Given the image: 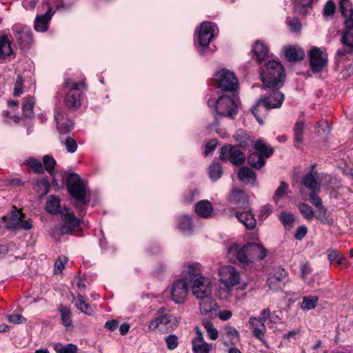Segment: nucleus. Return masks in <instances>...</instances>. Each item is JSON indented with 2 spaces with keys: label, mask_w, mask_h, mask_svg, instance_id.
Returning <instances> with one entry per match:
<instances>
[{
  "label": "nucleus",
  "mask_w": 353,
  "mask_h": 353,
  "mask_svg": "<svg viewBox=\"0 0 353 353\" xmlns=\"http://www.w3.org/2000/svg\"><path fill=\"white\" fill-rule=\"evenodd\" d=\"M339 8L341 14L345 18V31L341 38V42L350 49L339 50L337 54L345 55L353 52V8L348 0H341Z\"/></svg>",
  "instance_id": "f257e3e1"
},
{
  "label": "nucleus",
  "mask_w": 353,
  "mask_h": 353,
  "mask_svg": "<svg viewBox=\"0 0 353 353\" xmlns=\"http://www.w3.org/2000/svg\"><path fill=\"white\" fill-rule=\"evenodd\" d=\"M285 77L283 65L276 61L268 62L261 69V81L265 89L279 87L284 81Z\"/></svg>",
  "instance_id": "f03ea898"
},
{
  "label": "nucleus",
  "mask_w": 353,
  "mask_h": 353,
  "mask_svg": "<svg viewBox=\"0 0 353 353\" xmlns=\"http://www.w3.org/2000/svg\"><path fill=\"white\" fill-rule=\"evenodd\" d=\"M284 98L283 93L274 90L269 97L259 99L256 105L252 108V112L258 122L262 123L261 117L267 114V110L280 108Z\"/></svg>",
  "instance_id": "7ed1b4c3"
},
{
  "label": "nucleus",
  "mask_w": 353,
  "mask_h": 353,
  "mask_svg": "<svg viewBox=\"0 0 353 353\" xmlns=\"http://www.w3.org/2000/svg\"><path fill=\"white\" fill-rule=\"evenodd\" d=\"M62 224L55 226L50 231V235L58 240L64 234H71L74 231L80 230L81 222L74 213L68 208L60 211Z\"/></svg>",
  "instance_id": "20e7f679"
},
{
  "label": "nucleus",
  "mask_w": 353,
  "mask_h": 353,
  "mask_svg": "<svg viewBox=\"0 0 353 353\" xmlns=\"http://www.w3.org/2000/svg\"><path fill=\"white\" fill-rule=\"evenodd\" d=\"M179 325L177 319L165 312V307L159 308L154 317L148 323L149 330L154 332L164 333L176 327Z\"/></svg>",
  "instance_id": "39448f33"
},
{
  "label": "nucleus",
  "mask_w": 353,
  "mask_h": 353,
  "mask_svg": "<svg viewBox=\"0 0 353 353\" xmlns=\"http://www.w3.org/2000/svg\"><path fill=\"white\" fill-rule=\"evenodd\" d=\"M218 28L216 24L208 21L203 22L196 30V39L200 45L199 49L201 54H207L208 50L210 49L208 46L212 39L216 36Z\"/></svg>",
  "instance_id": "423d86ee"
},
{
  "label": "nucleus",
  "mask_w": 353,
  "mask_h": 353,
  "mask_svg": "<svg viewBox=\"0 0 353 353\" xmlns=\"http://www.w3.org/2000/svg\"><path fill=\"white\" fill-rule=\"evenodd\" d=\"M209 106H214L217 114L232 119L238 112V106L234 100L228 95L219 97L216 100L209 99Z\"/></svg>",
  "instance_id": "0eeeda50"
},
{
  "label": "nucleus",
  "mask_w": 353,
  "mask_h": 353,
  "mask_svg": "<svg viewBox=\"0 0 353 353\" xmlns=\"http://www.w3.org/2000/svg\"><path fill=\"white\" fill-rule=\"evenodd\" d=\"M4 225L10 230H29L32 225L30 219H26V215L16 207H13L9 214L3 216Z\"/></svg>",
  "instance_id": "6e6552de"
},
{
  "label": "nucleus",
  "mask_w": 353,
  "mask_h": 353,
  "mask_svg": "<svg viewBox=\"0 0 353 353\" xmlns=\"http://www.w3.org/2000/svg\"><path fill=\"white\" fill-rule=\"evenodd\" d=\"M213 81L216 86L224 92H233L237 90L239 83L234 72L221 69L214 76Z\"/></svg>",
  "instance_id": "1a4fd4ad"
},
{
  "label": "nucleus",
  "mask_w": 353,
  "mask_h": 353,
  "mask_svg": "<svg viewBox=\"0 0 353 353\" xmlns=\"http://www.w3.org/2000/svg\"><path fill=\"white\" fill-rule=\"evenodd\" d=\"M68 190L70 194L81 205H85V184L77 174L70 173L65 178Z\"/></svg>",
  "instance_id": "9d476101"
},
{
  "label": "nucleus",
  "mask_w": 353,
  "mask_h": 353,
  "mask_svg": "<svg viewBox=\"0 0 353 353\" xmlns=\"http://www.w3.org/2000/svg\"><path fill=\"white\" fill-rule=\"evenodd\" d=\"M227 256L230 261L243 267L250 264L247 243L242 246L236 243H232L228 248Z\"/></svg>",
  "instance_id": "9b49d317"
},
{
  "label": "nucleus",
  "mask_w": 353,
  "mask_h": 353,
  "mask_svg": "<svg viewBox=\"0 0 353 353\" xmlns=\"http://www.w3.org/2000/svg\"><path fill=\"white\" fill-rule=\"evenodd\" d=\"M219 281L228 290L239 284L241 275L239 271L232 265H223L219 269Z\"/></svg>",
  "instance_id": "f8f14e48"
},
{
  "label": "nucleus",
  "mask_w": 353,
  "mask_h": 353,
  "mask_svg": "<svg viewBox=\"0 0 353 353\" xmlns=\"http://www.w3.org/2000/svg\"><path fill=\"white\" fill-rule=\"evenodd\" d=\"M310 65L313 72H319L327 65V54L325 50L313 46L309 52Z\"/></svg>",
  "instance_id": "ddd939ff"
},
{
  "label": "nucleus",
  "mask_w": 353,
  "mask_h": 353,
  "mask_svg": "<svg viewBox=\"0 0 353 353\" xmlns=\"http://www.w3.org/2000/svg\"><path fill=\"white\" fill-rule=\"evenodd\" d=\"M188 290L189 285L184 280L179 279L174 281L169 289L170 298L175 303L182 304L187 299Z\"/></svg>",
  "instance_id": "4468645a"
},
{
  "label": "nucleus",
  "mask_w": 353,
  "mask_h": 353,
  "mask_svg": "<svg viewBox=\"0 0 353 353\" xmlns=\"http://www.w3.org/2000/svg\"><path fill=\"white\" fill-rule=\"evenodd\" d=\"M204 276L201 265L197 262H190L183 265L180 279L184 280L190 285L200 279V277Z\"/></svg>",
  "instance_id": "2eb2a0df"
},
{
  "label": "nucleus",
  "mask_w": 353,
  "mask_h": 353,
  "mask_svg": "<svg viewBox=\"0 0 353 353\" xmlns=\"http://www.w3.org/2000/svg\"><path fill=\"white\" fill-rule=\"evenodd\" d=\"M85 84L83 82H75L72 84V86L68 92L65 102L66 105L71 109L76 110L81 105V88H83Z\"/></svg>",
  "instance_id": "dca6fc26"
},
{
  "label": "nucleus",
  "mask_w": 353,
  "mask_h": 353,
  "mask_svg": "<svg viewBox=\"0 0 353 353\" xmlns=\"http://www.w3.org/2000/svg\"><path fill=\"white\" fill-rule=\"evenodd\" d=\"M192 291L193 295L196 298H203L205 296L211 295L212 286L209 278L204 276L196 281L189 285Z\"/></svg>",
  "instance_id": "f3484780"
},
{
  "label": "nucleus",
  "mask_w": 353,
  "mask_h": 353,
  "mask_svg": "<svg viewBox=\"0 0 353 353\" xmlns=\"http://www.w3.org/2000/svg\"><path fill=\"white\" fill-rule=\"evenodd\" d=\"M228 157L230 158V161L236 165L243 164L245 159V156L243 152L230 145L222 147L219 155V158L221 160H226Z\"/></svg>",
  "instance_id": "a211bd4d"
},
{
  "label": "nucleus",
  "mask_w": 353,
  "mask_h": 353,
  "mask_svg": "<svg viewBox=\"0 0 353 353\" xmlns=\"http://www.w3.org/2000/svg\"><path fill=\"white\" fill-rule=\"evenodd\" d=\"M12 30L14 38L21 48H24L31 44L32 36L29 27L21 24H17L13 27Z\"/></svg>",
  "instance_id": "6ab92c4d"
},
{
  "label": "nucleus",
  "mask_w": 353,
  "mask_h": 353,
  "mask_svg": "<svg viewBox=\"0 0 353 353\" xmlns=\"http://www.w3.org/2000/svg\"><path fill=\"white\" fill-rule=\"evenodd\" d=\"M323 174L311 170L302 179V184L310 190V192H320Z\"/></svg>",
  "instance_id": "aec40b11"
},
{
  "label": "nucleus",
  "mask_w": 353,
  "mask_h": 353,
  "mask_svg": "<svg viewBox=\"0 0 353 353\" xmlns=\"http://www.w3.org/2000/svg\"><path fill=\"white\" fill-rule=\"evenodd\" d=\"M285 281L286 272L284 269L278 267L270 273L268 279V285L273 291H277L282 289Z\"/></svg>",
  "instance_id": "412c9836"
},
{
  "label": "nucleus",
  "mask_w": 353,
  "mask_h": 353,
  "mask_svg": "<svg viewBox=\"0 0 353 353\" xmlns=\"http://www.w3.org/2000/svg\"><path fill=\"white\" fill-rule=\"evenodd\" d=\"M196 336L192 341L193 353H210L213 348L212 343L205 341L203 333L199 327L195 328Z\"/></svg>",
  "instance_id": "4be33fe9"
},
{
  "label": "nucleus",
  "mask_w": 353,
  "mask_h": 353,
  "mask_svg": "<svg viewBox=\"0 0 353 353\" xmlns=\"http://www.w3.org/2000/svg\"><path fill=\"white\" fill-rule=\"evenodd\" d=\"M47 11L44 14L37 15L34 20V29L37 32H46L48 28V24L54 14L48 1H44Z\"/></svg>",
  "instance_id": "5701e85b"
},
{
  "label": "nucleus",
  "mask_w": 353,
  "mask_h": 353,
  "mask_svg": "<svg viewBox=\"0 0 353 353\" xmlns=\"http://www.w3.org/2000/svg\"><path fill=\"white\" fill-rule=\"evenodd\" d=\"M249 323L254 337L265 343L264 336L266 332L265 322L255 316L249 319Z\"/></svg>",
  "instance_id": "b1692460"
},
{
  "label": "nucleus",
  "mask_w": 353,
  "mask_h": 353,
  "mask_svg": "<svg viewBox=\"0 0 353 353\" xmlns=\"http://www.w3.org/2000/svg\"><path fill=\"white\" fill-rule=\"evenodd\" d=\"M247 247L248 248L250 264L256 260L263 259L267 256V250L260 243H248Z\"/></svg>",
  "instance_id": "393cba45"
},
{
  "label": "nucleus",
  "mask_w": 353,
  "mask_h": 353,
  "mask_svg": "<svg viewBox=\"0 0 353 353\" xmlns=\"http://www.w3.org/2000/svg\"><path fill=\"white\" fill-rule=\"evenodd\" d=\"M57 130L60 134H67L72 129V122L65 119V114L63 111H57L54 114Z\"/></svg>",
  "instance_id": "a878e982"
},
{
  "label": "nucleus",
  "mask_w": 353,
  "mask_h": 353,
  "mask_svg": "<svg viewBox=\"0 0 353 353\" xmlns=\"http://www.w3.org/2000/svg\"><path fill=\"white\" fill-rule=\"evenodd\" d=\"M235 216L248 230H253L255 228L256 220L254 215L250 210L245 212L237 211L235 212Z\"/></svg>",
  "instance_id": "bb28decb"
},
{
  "label": "nucleus",
  "mask_w": 353,
  "mask_h": 353,
  "mask_svg": "<svg viewBox=\"0 0 353 353\" xmlns=\"http://www.w3.org/2000/svg\"><path fill=\"white\" fill-rule=\"evenodd\" d=\"M194 210L199 216L208 219L212 216L214 208L210 201L202 200L196 204Z\"/></svg>",
  "instance_id": "cd10ccee"
},
{
  "label": "nucleus",
  "mask_w": 353,
  "mask_h": 353,
  "mask_svg": "<svg viewBox=\"0 0 353 353\" xmlns=\"http://www.w3.org/2000/svg\"><path fill=\"white\" fill-rule=\"evenodd\" d=\"M178 228L184 235L189 236L193 233V224L192 218L188 215H183L179 218Z\"/></svg>",
  "instance_id": "c85d7f7f"
},
{
  "label": "nucleus",
  "mask_w": 353,
  "mask_h": 353,
  "mask_svg": "<svg viewBox=\"0 0 353 353\" xmlns=\"http://www.w3.org/2000/svg\"><path fill=\"white\" fill-rule=\"evenodd\" d=\"M230 200L232 203L244 208L249 205L245 193L241 190H234L230 194Z\"/></svg>",
  "instance_id": "c756f323"
},
{
  "label": "nucleus",
  "mask_w": 353,
  "mask_h": 353,
  "mask_svg": "<svg viewBox=\"0 0 353 353\" xmlns=\"http://www.w3.org/2000/svg\"><path fill=\"white\" fill-rule=\"evenodd\" d=\"M199 306L200 310L202 314H207L209 312L213 311L216 306V303L210 295L205 296L203 298H199Z\"/></svg>",
  "instance_id": "7c9ffc66"
},
{
  "label": "nucleus",
  "mask_w": 353,
  "mask_h": 353,
  "mask_svg": "<svg viewBox=\"0 0 353 353\" xmlns=\"http://www.w3.org/2000/svg\"><path fill=\"white\" fill-rule=\"evenodd\" d=\"M285 55L289 61H298L305 57L304 51L296 47H289L285 50Z\"/></svg>",
  "instance_id": "2f4dec72"
},
{
  "label": "nucleus",
  "mask_w": 353,
  "mask_h": 353,
  "mask_svg": "<svg viewBox=\"0 0 353 353\" xmlns=\"http://www.w3.org/2000/svg\"><path fill=\"white\" fill-rule=\"evenodd\" d=\"M253 52L255 59L261 62L268 55V48L263 42L257 41L253 46Z\"/></svg>",
  "instance_id": "473e14b6"
},
{
  "label": "nucleus",
  "mask_w": 353,
  "mask_h": 353,
  "mask_svg": "<svg viewBox=\"0 0 353 353\" xmlns=\"http://www.w3.org/2000/svg\"><path fill=\"white\" fill-rule=\"evenodd\" d=\"M239 177L244 183L251 184L256 181L255 172L248 167H243L239 171Z\"/></svg>",
  "instance_id": "72a5a7b5"
},
{
  "label": "nucleus",
  "mask_w": 353,
  "mask_h": 353,
  "mask_svg": "<svg viewBox=\"0 0 353 353\" xmlns=\"http://www.w3.org/2000/svg\"><path fill=\"white\" fill-rule=\"evenodd\" d=\"M58 311L61 315V323L66 327L72 326V312L70 309L63 305L58 307Z\"/></svg>",
  "instance_id": "f704fd0d"
},
{
  "label": "nucleus",
  "mask_w": 353,
  "mask_h": 353,
  "mask_svg": "<svg viewBox=\"0 0 353 353\" xmlns=\"http://www.w3.org/2000/svg\"><path fill=\"white\" fill-rule=\"evenodd\" d=\"M234 139L238 143V145L243 148L252 145L253 140L242 130H239L234 135Z\"/></svg>",
  "instance_id": "c9c22d12"
},
{
  "label": "nucleus",
  "mask_w": 353,
  "mask_h": 353,
  "mask_svg": "<svg viewBox=\"0 0 353 353\" xmlns=\"http://www.w3.org/2000/svg\"><path fill=\"white\" fill-rule=\"evenodd\" d=\"M222 334L229 339L231 344H235L239 341V332L231 325H225L223 328Z\"/></svg>",
  "instance_id": "e433bc0d"
},
{
  "label": "nucleus",
  "mask_w": 353,
  "mask_h": 353,
  "mask_svg": "<svg viewBox=\"0 0 353 353\" xmlns=\"http://www.w3.org/2000/svg\"><path fill=\"white\" fill-rule=\"evenodd\" d=\"M312 3L313 0H294L293 1L294 12L305 14L307 13L308 8L312 6Z\"/></svg>",
  "instance_id": "4c0bfd02"
},
{
  "label": "nucleus",
  "mask_w": 353,
  "mask_h": 353,
  "mask_svg": "<svg viewBox=\"0 0 353 353\" xmlns=\"http://www.w3.org/2000/svg\"><path fill=\"white\" fill-rule=\"evenodd\" d=\"M73 301H75L76 307L81 312L88 315H91L93 314V310L92 309L91 306L85 302L83 295L79 294L77 299H74Z\"/></svg>",
  "instance_id": "58836bf2"
},
{
  "label": "nucleus",
  "mask_w": 353,
  "mask_h": 353,
  "mask_svg": "<svg viewBox=\"0 0 353 353\" xmlns=\"http://www.w3.org/2000/svg\"><path fill=\"white\" fill-rule=\"evenodd\" d=\"M35 100L32 97H26L23 99L22 110L23 114L28 118L34 117L33 108L34 106Z\"/></svg>",
  "instance_id": "ea45409f"
},
{
  "label": "nucleus",
  "mask_w": 353,
  "mask_h": 353,
  "mask_svg": "<svg viewBox=\"0 0 353 353\" xmlns=\"http://www.w3.org/2000/svg\"><path fill=\"white\" fill-rule=\"evenodd\" d=\"M12 53L10 42L8 37L3 36L0 37V59H6Z\"/></svg>",
  "instance_id": "a19ab883"
},
{
  "label": "nucleus",
  "mask_w": 353,
  "mask_h": 353,
  "mask_svg": "<svg viewBox=\"0 0 353 353\" xmlns=\"http://www.w3.org/2000/svg\"><path fill=\"white\" fill-rule=\"evenodd\" d=\"M248 161L252 167L256 169H260L265 163V161L263 157L256 152H253L248 156Z\"/></svg>",
  "instance_id": "79ce46f5"
},
{
  "label": "nucleus",
  "mask_w": 353,
  "mask_h": 353,
  "mask_svg": "<svg viewBox=\"0 0 353 353\" xmlns=\"http://www.w3.org/2000/svg\"><path fill=\"white\" fill-rule=\"evenodd\" d=\"M60 208L59 199L54 195H50L46 201V210L51 214H56Z\"/></svg>",
  "instance_id": "37998d69"
},
{
  "label": "nucleus",
  "mask_w": 353,
  "mask_h": 353,
  "mask_svg": "<svg viewBox=\"0 0 353 353\" xmlns=\"http://www.w3.org/2000/svg\"><path fill=\"white\" fill-rule=\"evenodd\" d=\"M254 147L256 152H259L264 159L270 157L273 153V150L261 141H257Z\"/></svg>",
  "instance_id": "c03bdc74"
},
{
  "label": "nucleus",
  "mask_w": 353,
  "mask_h": 353,
  "mask_svg": "<svg viewBox=\"0 0 353 353\" xmlns=\"http://www.w3.org/2000/svg\"><path fill=\"white\" fill-rule=\"evenodd\" d=\"M305 123L302 121L295 123L294 126V141L296 144L302 143L303 139Z\"/></svg>",
  "instance_id": "a18cd8bd"
},
{
  "label": "nucleus",
  "mask_w": 353,
  "mask_h": 353,
  "mask_svg": "<svg viewBox=\"0 0 353 353\" xmlns=\"http://www.w3.org/2000/svg\"><path fill=\"white\" fill-rule=\"evenodd\" d=\"M328 259L332 264L342 265L345 262L343 255L336 250H331L328 252Z\"/></svg>",
  "instance_id": "49530a36"
},
{
  "label": "nucleus",
  "mask_w": 353,
  "mask_h": 353,
  "mask_svg": "<svg viewBox=\"0 0 353 353\" xmlns=\"http://www.w3.org/2000/svg\"><path fill=\"white\" fill-rule=\"evenodd\" d=\"M319 298L317 296H304L301 303V307L303 310H310L314 309L318 302Z\"/></svg>",
  "instance_id": "de8ad7c7"
},
{
  "label": "nucleus",
  "mask_w": 353,
  "mask_h": 353,
  "mask_svg": "<svg viewBox=\"0 0 353 353\" xmlns=\"http://www.w3.org/2000/svg\"><path fill=\"white\" fill-rule=\"evenodd\" d=\"M223 174V170L219 163L213 162L209 168L210 178L212 181L218 180Z\"/></svg>",
  "instance_id": "09e8293b"
},
{
  "label": "nucleus",
  "mask_w": 353,
  "mask_h": 353,
  "mask_svg": "<svg viewBox=\"0 0 353 353\" xmlns=\"http://www.w3.org/2000/svg\"><path fill=\"white\" fill-rule=\"evenodd\" d=\"M25 163L30 167L35 173H43V167L41 163L37 159L28 157L25 160Z\"/></svg>",
  "instance_id": "8fccbe9b"
},
{
  "label": "nucleus",
  "mask_w": 353,
  "mask_h": 353,
  "mask_svg": "<svg viewBox=\"0 0 353 353\" xmlns=\"http://www.w3.org/2000/svg\"><path fill=\"white\" fill-rule=\"evenodd\" d=\"M279 219L286 228L290 229L293 227L294 218L292 213L283 212L280 214Z\"/></svg>",
  "instance_id": "3c124183"
},
{
  "label": "nucleus",
  "mask_w": 353,
  "mask_h": 353,
  "mask_svg": "<svg viewBox=\"0 0 353 353\" xmlns=\"http://www.w3.org/2000/svg\"><path fill=\"white\" fill-rule=\"evenodd\" d=\"M203 325L206 330L207 334L211 340H216L219 336L218 330L214 327L213 324L209 321H205Z\"/></svg>",
  "instance_id": "603ef678"
},
{
  "label": "nucleus",
  "mask_w": 353,
  "mask_h": 353,
  "mask_svg": "<svg viewBox=\"0 0 353 353\" xmlns=\"http://www.w3.org/2000/svg\"><path fill=\"white\" fill-rule=\"evenodd\" d=\"M299 209L306 219L311 220L315 216V213L312 208L306 203L300 204Z\"/></svg>",
  "instance_id": "864d4df0"
},
{
  "label": "nucleus",
  "mask_w": 353,
  "mask_h": 353,
  "mask_svg": "<svg viewBox=\"0 0 353 353\" xmlns=\"http://www.w3.org/2000/svg\"><path fill=\"white\" fill-rule=\"evenodd\" d=\"M54 350L57 353H76L77 347L75 345L70 343L65 345L61 344H57L54 346Z\"/></svg>",
  "instance_id": "5fc2aeb1"
},
{
  "label": "nucleus",
  "mask_w": 353,
  "mask_h": 353,
  "mask_svg": "<svg viewBox=\"0 0 353 353\" xmlns=\"http://www.w3.org/2000/svg\"><path fill=\"white\" fill-rule=\"evenodd\" d=\"M318 210V213L316 214V218L323 223H332V219L329 213L327 212V208L324 206L321 207Z\"/></svg>",
  "instance_id": "6e6d98bb"
},
{
  "label": "nucleus",
  "mask_w": 353,
  "mask_h": 353,
  "mask_svg": "<svg viewBox=\"0 0 353 353\" xmlns=\"http://www.w3.org/2000/svg\"><path fill=\"white\" fill-rule=\"evenodd\" d=\"M45 170L52 174L56 165V161L52 156L45 155L43 158Z\"/></svg>",
  "instance_id": "4d7b16f0"
},
{
  "label": "nucleus",
  "mask_w": 353,
  "mask_h": 353,
  "mask_svg": "<svg viewBox=\"0 0 353 353\" xmlns=\"http://www.w3.org/2000/svg\"><path fill=\"white\" fill-rule=\"evenodd\" d=\"M288 189V184L285 182L282 181L279 187L276 189L273 197L276 203H278L279 200L282 198L283 195L287 192Z\"/></svg>",
  "instance_id": "13d9d810"
},
{
  "label": "nucleus",
  "mask_w": 353,
  "mask_h": 353,
  "mask_svg": "<svg viewBox=\"0 0 353 353\" xmlns=\"http://www.w3.org/2000/svg\"><path fill=\"white\" fill-rule=\"evenodd\" d=\"M68 259L65 256H59L57 260L54 263V274L61 273L64 269L65 264L66 263Z\"/></svg>",
  "instance_id": "bf43d9fd"
},
{
  "label": "nucleus",
  "mask_w": 353,
  "mask_h": 353,
  "mask_svg": "<svg viewBox=\"0 0 353 353\" xmlns=\"http://www.w3.org/2000/svg\"><path fill=\"white\" fill-rule=\"evenodd\" d=\"M336 6L332 1H329L325 4L323 9V15L326 19L332 17L335 12Z\"/></svg>",
  "instance_id": "052dcab7"
},
{
  "label": "nucleus",
  "mask_w": 353,
  "mask_h": 353,
  "mask_svg": "<svg viewBox=\"0 0 353 353\" xmlns=\"http://www.w3.org/2000/svg\"><path fill=\"white\" fill-rule=\"evenodd\" d=\"M67 151L69 153H74L77 149L76 141L72 137H67L63 142Z\"/></svg>",
  "instance_id": "680f3d73"
},
{
  "label": "nucleus",
  "mask_w": 353,
  "mask_h": 353,
  "mask_svg": "<svg viewBox=\"0 0 353 353\" xmlns=\"http://www.w3.org/2000/svg\"><path fill=\"white\" fill-rule=\"evenodd\" d=\"M165 341L169 350H174L178 346V337L174 334L166 336Z\"/></svg>",
  "instance_id": "e2e57ef3"
},
{
  "label": "nucleus",
  "mask_w": 353,
  "mask_h": 353,
  "mask_svg": "<svg viewBox=\"0 0 353 353\" xmlns=\"http://www.w3.org/2000/svg\"><path fill=\"white\" fill-rule=\"evenodd\" d=\"M22 84V77L20 75H18L14 82V87L13 91L14 96L19 97L23 93Z\"/></svg>",
  "instance_id": "0e129e2a"
},
{
  "label": "nucleus",
  "mask_w": 353,
  "mask_h": 353,
  "mask_svg": "<svg viewBox=\"0 0 353 353\" xmlns=\"http://www.w3.org/2000/svg\"><path fill=\"white\" fill-rule=\"evenodd\" d=\"M319 192H310V200L317 209L323 207L322 199L318 196Z\"/></svg>",
  "instance_id": "69168bd1"
},
{
  "label": "nucleus",
  "mask_w": 353,
  "mask_h": 353,
  "mask_svg": "<svg viewBox=\"0 0 353 353\" xmlns=\"http://www.w3.org/2000/svg\"><path fill=\"white\" fill-rule=\"evenodd\" d=\"M7 319L8 321L13 323L14 324H21L26 321V319L19 314H11L7 316Z\"/></svg>",
  "instance_id": "338daca9"
},
{
  "label": "nucleus",
  "mask_w": 353,
  "mask_h": 353,
  "mask_svg": "<svg viewBox=\"0 0 353 353\" xmlns=\"http://www.w3.org/2000/svg\"><path fill=\"white\" fill-rule=\"evenodd\" d=\"M290 29L292 32L299 31L301 28V24L297 18H293L288 22Z\"/></svg>",
  "instance_id": "774afa93"
}]
</instances>
